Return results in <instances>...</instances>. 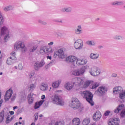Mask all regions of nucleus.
Masks as SVG:
<instances>
[{
  "label": "nucleus",
  "instance_id": "20e7f679",
  "mask_svg": "<svg viewBox=\"0 0 125 125\" xmlns=\"http://www.w3.org/2000/svg\"><path fill=\"white\" fill-rule=\"evenodd\" d=\"M89 68V66L87 65L83 66L82 67L79 69H76L72 70V75H73V76H75L76 77L83 76V75L84 74V72H85V70H86V69H88Z\"/></svg>",
  "mask_w": 125,
  "mask_h": 125
},
{
  "label": "nucleus",
  "instance_id": "37998d69",
  "mask_svg": "<svg viewBox=\"0 0 125 125\" xmlns=\"http://www.w3.org/2000/svg\"><path fill=\"white\" fill-rule=\"evenodd\" d=\"M35 74L36 72H35V71H32L31 72H30L28 75L30 79H32L33 77L35 76Z\"/></svg>",
  "mask_w": 125,
  "mask_h": 125
},
{
  "label": "nucleus",
  "instance_id": "58836bf2",
  "mask_svg": "<svg viewBox=\"0 0 125 125\" xmlns=\"http://www.w3.org/2000/svg\"><path fill=\"white\" fill-rule=\"evenodd\" d=\"M45 49H46V47L45 46H42L40 48V53L41 54H44L45 53Z\"/></svg>",
  "mask_w": 125,
  "mask_h": 125
},
{
  "label": "nucleus",
  "instance_id": "0eeeda50",
  "mask_svg": "<svg viewBox=\"0 0 125 125\" xmlns=\"http://www.w3.org/2000/svg\"><path fill=\"white\" fill-rule=\"evenodd\" d=\"M1 36H4V41L7 42L9 39V31L6 26H3L1 28Z\"/></svg>",
  "mask_w": 125,
  "mask_h": 125
},
{
  "label": "nucleus",
  "instance_id": "0e129e2a",
  "mask_svg": "<svg viewBox=\"0 0 125 125\" xmlns=\"http://www.w3.org/2000/svg\"><path fill=\"white\" fill-rule=\"evenodd\" d=\"M39 117H40V118H42V114H40L39 115Z\"/></svg>",
  "mask_w": 125,
  "mask_h": 125
},
{
  "label": "nucleus",
  "instance_id": "a878e982",
  "mask_svg": "<svg viewBox=\"0 0 125 125\" xmlns=\"http://www.w3.org/2000/svg\"><path fill=\"white\" fill-rule=\"evenodd\" d=\"M89 57L91 59L93 60H96L99 58V54L98 53H92L90 54Z\"/></svg>",
  "mask_w": 125,
  "mask_h": 125
},
{
  "label": "nucleus",
  "instance_id": "052dcab7",
  "mask_svg": "<svg viewBox=\"0 0 125 125\" xmlns=\"http://www.w3.org/2000/svg\"><path fill=\"white\" fill-rule=\"evenodd\" d=\"M15 109H18V106H15L13 107V110H15Z\"/></svg>",
  "mask_w": 125,
  "mask_h": 125
},
{
  "label": "nucleus",
  "instance_id": "a19ab883",
  "mask_svg": "<svg viewBox=\"0 0 125 125\" xmlns=\"http://www.w3.org/2000/svg\"><path fill=\"white\" fill-rule=\"evenodd\" d=\"M59 84H60V82L59 81H56L52 84V86L55 88H57L59 86Z\"/></svg>",
  "mask_w": 125,
  "mask_h": 125
},
{
  "label": "nucleus",
  "instance_id": "f257e3e1",
  "mask_svg": "<svg viewBox=\"0 0 125 125\" xmlns=\"http://www.w3.org/2000/svg\"><path fill=\"white\" fill-rule=\"evenodd\" d=\"M82 96L83 98L86 99V101L90 104L91 106H93L94 105V103L92 100L93 98V95L91 92L89 91H84L81 93Z\"/></svg>",
  "mask_w": 125,
  "mask_h": 125
},
{
  "label": "nucleus",
  "instance_id": "1a4fd4ad",
  "mask_svg": "<svg viewBox=\"0 0 125 125\" xmlns=\"http://www.w3.org/2000/svg\"><path fill=\"white\" fill-rule=\"evenodd\" d=\"M89 73L91 76L96 77V76H99L101 73V71L99 68H98V67L96 66H93L89 68Z\"/></svg>",
  "mask_w": 125,
  "mask_h": 125
},
{
  "label": "nucleus",
  "instance_id": "e433bc0d",
  "mask_svg": "<svg viewBox=\"0 0 125 125\" xmlns=\"http://www.w3.org/2000/svg\"><path fill=\"white\" fill-rule=\"evenodd\" d=\"M40 89L42 91L46 90L47 89V85L44 83L42 84L40 86Z\"/></svg>",
  "mask_w": 125,
  "mask_h": 125
},
{
  "label": "nucleus",
  "instance_id": "864d4df0",
  "mask_svg": "<svg viewBox=\"0 0 125 125\" xmlns=\"http://www.w3.org/2000/svg\"><path fill=\"white\" fill-rule=\"evenodd\" d=\"M10 122V120L8 119V118L6 119V124H9V122Z\"/></svg>",
  "mask_w": 125,
  "mask_h": 125
},
{
  "label": "nucleus",
  "instance_id": "bb28decb",
  "mask_svg": "<svg viewBox=\"0 0 125 125\" xmlns=\"http://www.w3.org/2000/svg\"><path fill=\"white\" fill-rule=\"evenodd\" d=\"M36 86H37V83L36 82H34V83L30 84L28 86V88L29 91H34Z\"/></svg>",
  "mask_w": 125,
  "mask_h": 125
},
{
  "label": "nucleus",
  "instance_id": "680f3d73",
  "mask_svg": "<svg viewBox=\"0 0 125 125\" xmlns=\"http://www.w3.org/2000/svg\"><path fill=\"white\" fill-rule=\"evenodd\" d=\"M54 62V61H51V62L48 64V66L50 65V64H52V63H53Z\"/></svg>",
  "mask_w": 125,
  "mask_h": 125
},
{
  "label": "nucleus",
  "instance_id": "49530a36",
  "mask_svg": "<svg viewBox=\"0 0 125 125\" xmlns=\"http://www.w3.org/2000/svg\"><path fill=\"white\" fill-rule=\"evenodd\" d=\"M34 122H37L39 119V114L38 113H36L34 114Z\"/></svg>",
  "mask_w": 125,
  "mask_h": 125
},
{
  "label": "nucleus",
  "instance_id": "6ab92c4d",
  "mask_svg": "<svg viewBox=\"0 0 125 125\" xmlns=\"http://www.w3.org/2000/svg\"><path fill=\"white\" fill-rule=\"evenodd\" d=\"M101 113L99 111H97L93 116V119L95 122H98L101 119Z\"/></svg>",
  "mask_w": 125,
  "mask_h": 125
},
{
  "label": "nucleus",
  "instance_id": "ddd939ff",
  "mask_svg": "<svg viewBox=\"0 0 125 125\" xmlns=\"http://www.w3.org/2000/svg\"><path fill=\"white\" fill-rule=\"evenodd\" d=\"M9 115V112L8 110L4 109L2 110V111L0 113V123H2L3 122V119L4 118H6L7 116Z\"/></svg>",
  "mask_w": 125,
  "mask_h": 125
},
{
  "label": "nucleus",
  "instance_id": "aec40b11",
  "mask_svg": "<svg viewBox=\"0 0 125 125\" xmlns=\"http://www.w3.org/2000/svg\"><path fill=\"white\" fill-rule=\"evenodd\" d=\"M74 85L73 82H67L64 85V87L67 90H71L74 87Z\"/></svg>",
  "mask_w": 125,
  "mask_h": 125
},
{
  "label": "nucleus",
  "instance_id": "09e8293b",
  "mask_svg": "<svg viewBox=\"0 0 125 125\" xmlns=\"http://www.w3.org/2000/svg\"><path fill=\"white\" fill-rule=\"evenodd\" d=\"M110 113H111V112L109 110H107L104 112V116H105V117H106L107 116H109V115L110 114Z\"/></svg>",
  "mask_w": 125,
  "mask_h": 125
},
{
  "label": "nucleus",
  "instance_id": "a18cd8bd",
  "mask_svg": "<svg viewBox=\"0 0 125 125\" xmlns=\"http://www.w3.org/2000/svg\"><path fill=\"white\" fill-rule=\"evenodd\" d=\"M55 125H64V123L63 121L57 122Z\"/></svg>",
  "mask_w": 125,
  "mask_h": 125
},
{
  "label": "nucleus",
  "instance_id": "f704fd0d",
  "mask_svg": "<svg viewBox=\"0 0 125 125\" xmlns=\"http://www.w3.org/2000/svg\"><path fill=\"white\" fill-rule=\"evenodd\" d=\"M90 123V119L89 118H85L82 124L83 125H89V123Z\"/></svg>",
  "mask_w": 125,
  "mask_h": 125
},
{
  "label": "nucleus",
  "instance_id": "5fc2aeb1",
  "mask_svg": "<svg viewBox=\"0 0 125 125\" xmlns=\"http://www.w3.org/2000/svg\"><path fill=\"white\" fill-rule=\"evenodd\" d=\"M54 43V42H50L48 43V45H53V44Z\"/></svg>",
  "mask_w": 125,
  "mask_h": 125
},
{
  "label": "nucleus",
  "instance_id": "4d7b16f0",
  "mask_svg": "<svg viewBox=\"0 0 125 125\" xmlns=\"http://www.w3.org/2000/svg\"><path fill=\"white\" fill-rule=\"evenodd\" d=\"M98 48H99V49H101L102 48H103V46L99 45L98 46Z\"/></svg>",
  "mask_w": 125,
  "mask_h": 125
},
{
  "label": "nucleus",
  "instance_id": "c85d7f7f",
  "mask_svg": "<svg viewBox=\"0 0 125 125\" xmlns=\"http://www.w3.org/2000/svg\"><path fill=\"white\" fill-rule=\"evenodd\" d=\"M73 125H81V121L79 118H74L72 121Z\"/></svg>",
  "mask_w": 125,
  "mask_h": 125
},
{
  "label": "nucleus",
  "instance_id": "79ce46f5",
  "mask_svg": "<svg viewBox=\"0 0 125 125\" xmlns=\"http://www.w3.org/2000/svg\"><path fill=\"white\" fill-rule=\"evenodd\" d=\"M39 79H40V76L38 75H35L31 80L32 82H35V83H37V81H38Z\"/></svg>",
  "mask_w": 125,
  "mask_h": 125
},
{
  "label": "nucleus",
  "instance_id": "338daca9",
  "mask_svg": "<svg viewBox=\"0 0 125 125\" xmlns=\"http://www.w3.org/2000/svg\"><path fill=\"white\" fill-rule=\"evenodd\" d=\"M31 125H35V123H32Z\"/></svg>",
  "mask_w": 125,
  "mask_h": 125
},
{
  "label": "nucleus",
  "instance_id": "cd10ccee",
  "mask_svg": "<svg viewBox=\"0 0 125 125\" xmlns=\"http://www.w3.org/2000/svg\"><path fill=\"white\" fill-rule=\"evenodd\" d=\"M113 39L115 41H123V40H124V36L122 35H116L113 37Z\"/></svg>",
  "mask_w": 125,
  "mask_h": 125
},
{
  "label": "nucleus",
  "instance_id": "473e14b6",
  "mask_svg": "<svg viewBox=\"0 0 125 125\" xmlns=\"http://www.w3.org/2000/svg\"><path fill=\"white\" fill-rule=\"evenodd\" d=\"M13 8H14L13 6L11 5H8L4 7L3 8V10H4V11H5L6 12L7 11H10V10H13Z\"/></svg>",
  "mask_w": 125,
  "mask_h": 125
},
{
  "label": "nucleus",
  "instance_id": "bf43d9fd",
  "mask_svg": "<svg viewBox=\"0 0 125 125\" xmlns=\"http://www.w3.org/2000/svg\"><path fill=\"white\" fill-rule=\"evenodd\" d=\"M45 98V96H44V95H42V100H43V99H44Z\"/></svg>",
  "mask_w": 125,
  "mask_h": 125
},
{
  "label": "nucleus",
  "instance_id": "7ed1b4c3",
  "mask_svg": "<svg viewBox=\"0 0 125 125\" xmlns=\"http://www.w3.org/2000/svg\"><path fill=\"white\" fill-rule=\"evenodd\" d=\"M70 105L73 109L74 110H77L78 109L79 112H82V110L83 109V108L81 106V103H80L79 99L77 98H72Z\"/></svg>",
  "mask_w": 125,
  "mask_h": 125
},
{
  "label": "nucleus",
  "instance_id": "13d9d810",
  "mask_svg": "<svg viewBox=\"0 0 125 125\" xmlns=\"http://www.w3.org/2000/svg\"><path fill=\"white\" fill-rule=\"evenodd\" d=\"M47 59H49L50 60H51L52 57L51 56H47Z\"/></svg>",
  "mask_w": 125,
  "mask_h": 125
},
{
  "label": "nucleus",
  "instance_id": "b1692460",
  "mask_svg": "<svg viewBox=\"0 0 125 125\" xmlns=\"http://www.w3.org/2000/svg\"><path fill=\"white\" fill-rule=\"evenodd\" d=\"M124 91V89L122 86H117L114 88L113 93H119V94Z\"/></svg>",
  "mask_w": 125,
  "mask_h": 125
},
{
  "label": "nucleus",
  "instance_id": "c756f323",
  "mask_svg": "<svg viewBox=\"0 0 125 125\" xmlns=\"http://www.w3.org/2000/svg\"><path fill=\"white\" fill-rule=\"evenodd\" d=\"M43 102H44V101L41 100L39 102L36 103L35 105L34 106V108L39 109V108L41 107L42 105V104H43Z\"/></svg>",
  "mask_w": 125,
  "mask_h": 125
},
{
  "label": "nucleus",
  "instance_id": "3c124183",
  "mask_svg": "<svg viewBox=\"0 0 125 125\" xmlns=\"http://www.w3.org/2000/svg\"><path fill=\"white\" fill-rule=\"evenodd\" d=\"M19 70H22L23 69V66H22V63H20L19 64Z\"/></svg>",
  "mask_w": 125,
  "mask_h": 125
},
{
  "label": "nucleus",
  "instance_id": "f3484780",
  "mask_svg": "<svg viewBox=\"0 0 125 125\" xmlns=\"http://www.w3.org/2000/svg\"><path fill=\"white\" fill-rule=\"evenodd\" d=\"M77 58L75 56H69L66 58V61L72 63L75 66V63L77 62Z\"/></svg>",
  "mask_w": 125,
  "mask_h": 125
},
{
  "label": "nucleus",
  "instance_id": "6e6d98bb",
  "mask_svg": "<svg viewBox=\"0 0 125 125\" xmlns=\"http://www.w3.org/2000/svg\"><path fill=\"white\" fill-rule=\"evenodd\" d=\"M9 113H10V115H14V111H8Z\"/></svg>",
  "mask_w": 125,
  "mask_h": 125
},
{
  "label": "nucleus",
  "instance_id": "774afa93",
  "mask_svg": "<svg viewBox=\"0 0 125 125\" xmlns=\"http://www.w3.org/2000/svg\"><path fill=\"white\" fill-rule=\"evenodd\" d=\"M2 72H0V75H2Z\"/></svg>",
  "mask_w": 125,
  "mask_h": 125
},
{
  "label": "nucleus",
  "instance_id": "2eb2a0df",
  "mask_svg": "<svg viewBox=\"0 0 125 125\" xmlns=\"http://www.w3.org/2000/svg\"><path fill=\"white\" fill-rule=\"evenodd\" d=\"M45 64L44 61L42 60L40 62H36L34 64V69L36 71H39L42 67H43V65Z\"/></svg>",
  "mask_w": 125,
  "mask_h": 125
},
{
  "label": "nucleus",
  "instance_id": "69168bd1",
  "mask_svg": "<svg viewBox=\"0 0 125 125\" xmlns=\"http://www.w3.org/2000/svg\"><path fill=\"white\" fill-rule=\"evenodd\" d=\"M113 77H117V74H113Z\"/></svg>",
  "mask_w": 125,
  "mask_h": 125
},
{
  "label": "nucleus",
  "instance_id": "e2e57ef3",
  "mask_svg": "<svg viewBox=\"0 0 125 125\" xmlns=\"http://www.w3.org/2000/svg\"><path fill=\"white\" fill-rule=\"evenodd\" d=\"M122 65V66H125V62H123Z\"/></svg>",
  "mask_w": 125,
  "mask_h": 125
},
{
  "label": "nucleus",
  "instance_id": "8fccbe9b",
  "mask_svg": "<svg viewBox=\"0 0 125 125\" xmlns=\"http://www.w3.org/2000/svg\"><path fill=\"white\" fill-rule=\"evenodd\" d=\"M54 34L56 36V37H60V35L61 34V33L60 32H55Z\"/></svg>",
  "mask_w": 125,
  "mask_h": 125
},
{
  "label": "nucleus",
  "instance_id": "c9c22d12",
  "mask_svg": "<svg viewBox=\"0 0 125 125\" xmlns=\"http://www.w3.org/2000/svg\"><path fill=\"white\" fill-rule=\"evenodd\" d=\"M38 22L39 24L42 25L43 26H46V25H47V22H46V21H44L42 20L39 19L38 20Z\"/></svg>",
  "mask_w": 125,
  "mask_h": 125
},
{
  "label": "nucleus",
  "instance_id": "603ef678",
  "mask_svg": "<svg viewBox=\"0 0 125 125\" xmlns=\"http://www.w3.org/2000/svg\"><path fill=\"white\" fill-rule=\"evenodd\" d=\"M16 98V97L13 95L11 98V101H14Z\"/></svg>",
  "mask_w": 125,
  "mask_h": 125
},
{
  "label": "nucleus",
  "instance_id": "4c0bfd02",
  "mask_svg": "<svg viewBox=\"0 0 125 125\" xmlns=\"http://www.w3.org/2000/svg\"><path fill=\"white\" fill-rule=\"evenodd\" d=\"M38 48V46L34 45L31 47V48L29 49V52H35L36 50H37V49Z\"/></svg>",
  "mask_w": 125,
  "mask_h": 125
},
{
  "label": "nucleus",
  "instance_id": "f03ea898",
  "mask_svg": "<svg viewBox=\"0 0 125 125\" xmlns=\"http://www.w3.org/2000/svg\"><path fill=\"white\" fill-rule=\"evenodd\" d=\"M62 91L61 90H58L55 91V95L54 98L52 99V101L53 103L57 104V105H59L60 106H63L64 105V100L62 99L57 94L58 93H61Z\"/></svg>",
  "mask_w": 125,
  "mask_h": 125
},
{
  "label": "nucleus",
  "instance_id": "412c9836",
  "mask_svg": "<svg viewBox=\"0 0 125 125\" xmlns=\"http://www.w3.org/2000/svg\"><path fill=\"white\" fill-rule=\"evenodd\" d=\"M34 96L35 95L33 93H30L28 95L27 99L29 104H32L33 102H34Z\"/></svg>",
  "mask_w": 125,
  "mask_h": 125
},
{
  "label": "nucleus",
  "instance_id": "2f4dec72",
  "mask_svg": "<svg viewBox=\"0 0 125 125\" xmlns=\"http://www.w3.org/2000/svg\"><path fill=\"white\" fill-rule=\"evenodd\" d=\"M86 43L90 46H95L96 45V42L94 41H87Z\"/></svg>",
  "mask_w": 125,
  "mask_h": 125
},
{
  "label": "nucleus",
  "instance_id": "ea45409f",
  "mask_svg": "<svg viewBox=\"0 0 125 125\" xmlns=\"http://www.w3.org/2000/svg\"><path fill=\"white\" fill-rule=\"evenodd\" d=\"M3 22H4V19H3V17H2V15H1V13L0 11V26L3 25Z\"/></svg>",
  "mask_w": 125,
  "mask_h": 125
},
{
  "label": "nucleus",
  "instance_id": "4468645a",
  "mask_svg": "<svg viewBox=\"0 0 125 125\" xmlns=\"http://www.w3.org/2000/svg\"><path fill=\"white\" fill-rule=\"evenodd\" d=\"M72 83L74 85H82L83 84V80L81 78L76 77L72 79Z\"/></svg>",
  "mask_w": 125,
  "mask_h": 125
},
{
  "label": "nucleus",
  "instance_id": "7c9ffc66",
  "mask_svg": "<svg viewBox=\"0 0 125 125\" xmlns=\"http://www.w3.org/2000/svg\"><path fill=\"white\" fill-rule=\"evenodd\" d=\"M119 97L120 99H121V100H122L123 102H125V90L119 94Z\"/></svg>",
  "mask_w": 125,
  "mask_h": 125
},
{
  "label": "nucleus",
  "instance_id": "c03bdc74",
  "mask_svg": "<svg viewBox=\"0 0 125 125\" xmlns=\"http://www.w3.org/2000/svg\"><path fill=\"white\" fill-rule=\"evenodd\" d=\"M52 52H53L52 48L49 47L45 49V53H52Z\"/></svg>",
  "mask_w": 125,
  "mask_h": 125
},
{
  "label": "nucleus",
  "instance_id": "dca6fc26",
  "mask_svg": "<svg viewBox=\"0 0 125 125\" xmlns=\"http://www.w3.org/2000/svg\"><path fill=\"white\" fill-rule=\"evenodd\" d=\"M12 94H13V91L12 90L9 89L6 91L4 96L5 101H8V100L11 98Z\"/></svg>",
  "mask_w": 125,
  "mask_h": 125
},
{
  "label": "nucleus",
  "instance_id": "423d86ee",
  "mask_svg": "<svg viewBox=\"0 0 125 125\" xmlns=\"http://www.w3.org/2000/svg\"><path fill=\"white\" fill-rule=\"evenodd\" d=\"M66 51L67 49L64 47L61 48L59 49L57 52H55L54 55L55 57L58 56L59 58H60L61 59H64V58L66 57L65 53H66Z\"/></svg>",
  "mask_w": 125,
  "mask_h": 125
},
{
  "label": "nucleus",
  "instance_id": "9d476101",
  "mask_svg": "<svg viewBox=\"0 0 125 125\" xmlns=\"http://www.w3.org/2000/svg\"><path fill=\"white\" fill-rule=\"evenodd\" d=\"M108 89L105 86H100L97 90L95 92V94L96 95H105L106 94Z\"/></svg>",
  "mask_w": 125,
  "mask_h": 125
},
{
  "label": "nucleus",
  "instance_id": "72a5a7b5",
  "mask_svg": "<svg viewBox=\"0 0 125 125\" xmlns=\"http://www.w3.org/2000/svg\"><path fill=\"white\" fill-rule=\"evenodd\" d=\"M124 4V2L123 1H115L114 2H112L111 3V5L114 6V5H123Z\"/></svg>",
  "mask_w": 125,
  "mask_h": 125
},
{
  "label": "nucleus",
  "instance_id": "9b49d317",
  "mask_svg": "<svg viewBox=\"0 0 125 125\" xmlns=\"http://www.w3.org/2000/svg\"><path fill=\"white\" fill-rule=\"evenodd\" d=\"M16 53L13 52L11 53V56L10 58H8L7 60V64L8 65H12L13 63L16 62Z\"/></svg>",
  "mask_w": 125,
  "mask_h": 125
},
{
  "label": "nucleus",
  "instance_id": "de8ad7c7",
  "mask_svg": "<svg viewBox=\"0 0 125 125\" xmlns=\"http://www.w3.org/2000/svg\"><path fill=\"white\" fill-rule=\"evenodd\" d=\"M120 116L124 118V117H125V110H123L121 113H120Z\"/></svg>",
  "mask_w": 125,
  "mask_h": 125
},
{
  "label": "nucleus",
  "instance_id": "f8f14e48",
  "mask_svg": "<svg viewBox=\"0 0 125 125\" xmlns=\"http://www.w3.org/2000/svg\"><path fill=\"white\" fill-rule=\"evenodd\" d=\"M74 46L75 49H82L83 47V42L82 39H78L74 42Z\"/></svg>",
  "mask_w": 125,
  "mask_h": 125
},
{
  "label": "nucleus",
  "instance_id": "4be33fe9",
  "mask_svg": "<svg viewBox=\"0 0 125 125\" xmlns=\"http://www.w3.org/2000/svg\"><path fill=\"white\" fill-rule=\"evenodd\" d=\"M75 33L76 35H81V34L83 33V27L82 25H79L76 27L75 30Z\"/></svg>",
  "mask_w": 125,
  "mask_h": 125
},
{
  "label": "nucleus",
  "instance_id": "393cba45",
  "mask_svg": "<svg viewBox=\"0 0 125 125\" xmlns=\"http://www.w3.org/2000/svg\"><path fill=\"white\" fill-rule=\"evenodd\" d=\"M72 9L71 7L62 8L61 9V12H67V13H71V12H72Z\"/></svg>",
  "mask_w": 125,
  "mask_h": 125
},
{
  "label": "nucleus",
  "instance_id": "39448f33",
  "mask_svg": "<svg viewBox=\"0 0 125 125\" xmlns=\"http://www.w3.org/2000/svg\"><path fill=\"white\" fill-rule=\"evenodd\" d=\"M14 49H15V50L21 49L22 52L25 53L28 49L27 48V47H26V45H25L24 42L22 41H18L15 43Z\"/></svg>",
  "mask_w": 125,
  "mask_h": 125
},
{
  "label": "nucleus",
  "instance_id": "6e6552de",
  "mask_svg": "<svg viewBox=\"0 0 125 125\" xmlns=\"http://www.w3.org/2000/svg\"><path fill=\"white\" fill-rule=\"evenodd\" d=\"M99 83L98 82H93V81H87L85 82L84 86V87L90 86V88L91 89H95V88L99 86Z\"/></svg>",
  "mask_w": 125,
  "mask_h": 125
},
{
  "label": "nucleus",
  "instance_id": "5701e85b",
  "mask_svg": "<svg viewBox=\"0 0 125 125\" xmlns=\"http://www.w3.org/2000/svg\"><path fill=\"white\" fill-rule=\"evenodd\" d=\"M125 108V104H119L118 107L115 109L114 110V112L115 113V114H119L120 113V111H122Z\"/></svg>",
  "mask_w": 125,
  "mask_h": 125
},
{
  "label": "nucleus",
  "instance_id": "a211bd4d",
  "mask_svg": "<svg viewBox=\"0 0 125 125\" xmlns=\"http://www.w3.org/2000/svg\"><path fill=\"white\" fill-rule=\"evenodd\" d=\"M87 63V60L85 59H77L76 60V64L78 66H83L85 65Z\"/></svg>",
  "mask_w": 125,
  "mask_h": 125
}]
</instances>
